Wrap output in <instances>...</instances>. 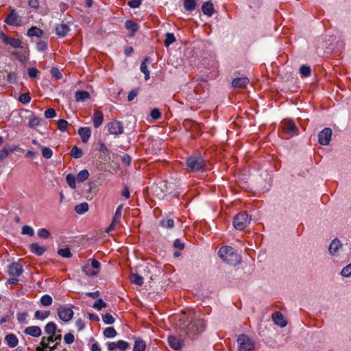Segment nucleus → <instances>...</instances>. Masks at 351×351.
Returning a JSON list of instances; mask_svg holds the SVG:
<instances>
[{
  "mask_svg": "<svg viewBox=\"0 0 351 351\" xmlns=\"http://www.w3.org/2000/svg\"><path fill=\"white\" fill-rule=\"evenodd\" d=\"M66 183L73 189L76 188V180L77 178L73 174L69 173L66 177Z\"/></svg>",
  "mask_w": 351,
  "mask_h": 351,
  "instance_id": "obj_44",
  "label": "nucleus"
},
{
  "mask_svg": "<svg viewBox=\"0 0 351 351\" xmlns=\"http://www.w3.org/2000/svg\"><path fill=\"white\" fill-rule=\"evenodd\" d=\"M250 80L247 77H236L232 81V86L234 88H244Z\"/></svg>",
  "mask_w": 351,
  "mask_h": 351,
  "instance_id": "obj_21",
  "label": "nucleus"
},
{
  "mask_svg": "<svg viewBox=\"0 0 351 351\" xmlns=\"http://www.w3.org/2000/svg\"><path fill=\"white\" fill-rule=\"evenodd\" d=\"M206 326V322L197 315L186 326L185 332L190 338H194L205 330Z\"/></svg>",
  "mask_w": 351,
  "mask_h": 351,
  "instance_id": "obj_3",
  "label": "nucleus"
},
{
  "mask_svg": "<svg viewBox=\"0 0 351 351\" xmlns=\"http://www.w3.org/2000/svg\"><path fill=\"white\" fill-rule=\"evenodd\" d=\"M251 218L246 212L238 213L233 219V226L239 230H243L250 223Z\"/></svg>",
  "mask_w": 351,
  "mask_h": 351,
  "instance_id": "obj_4",
  "label": "nucleus"
},
{
  "mask_svg": "<svg viewBox=\"0 0 351 351\" xmlns=\"http://www.w3.org/2000/svg\"><path fill=\"white\" fill-rule=\"evenodd\" d=\"M138 93H139L138 88L132 89L128 95V100L129 101H132L138 95Z\"/></svg>",
  "mask_w": 351,
  "mask_h": 351,
  "instance_id": "obj_59",
  "label": "nucleus"
},
{
  "mask_svg": "<svg viewBox=\"0 0 351 351\" xmlns=\"http://www.w3.org/2000/svg\"><path fill=\"white\" fill-rule=\"evenodd\" d=\"M50 72H51V75L56 80H60L62 77V75L61 74L59 69L56 67H53L51 69Z\"/></svg>",
  "mask_w": 351,
  "mask_h": 351,
  "instance_id": "obj_58",
  "label": "nucleus"
},
{
  "mask_svg": "<svg viewBox=\"0 0 351 351\" xmlns=\"http://www.w3.org/2000/svg\"><path fill=\"white\" fill-rule=\"evenodd\" d=\"M40 148L42 149V155L44 158L47 159L51 158L53 155V151L51 148L44 146H40Z\"/></svg>",
  "mask_w": 351,
  "mask_h": 351,
  "instance_id": "obj_47",
  "label": "nucleus"
},
{
  "mask_svg": "<svg viewBox=\"0 0 351 351\" xmlns=\"http://www.w3.org/2000/svg\"><path fill=\"white\" fill-rule=\"evenodd\" d=\"M29 250L34 254L40 256L47 251L45 246L40 245L38 243H32L29 246Z\"/></svg>",
  "mask_w": 351,
  "mask_h": 351,
  "instance_id": "obj_17",
  "label": "nucleus"
},
{
  "mask_svg": "<svg viewBox=\"0 0 351 351\" xmlns=\"http://www.w3.org/2000/svg\"><path fill=\"white\" fill-rule=\"evenodd\" d=\"M168 343L169 346L174 350H178L183 348L184 342L181 337H176L174 335H170L168 337Z\"/></svg>",
  "mask_w": 351,
  "mask_h": 351,
  "instance_id": "obj_12",
  "label": "nucleus"
},
{
  "mask_svg": "<svg viewBox=\"0 0 351 351\" xmlns=\"http://www.w3.org/2000/svg\"><path fill=\"white\" fill-rule=\"evenodd\" d=\"M150 116L154 120H157L160 118L161 112L158 108H154L150 112Z\"/></svg>",
  "mask_w": 351,
  "mask_h": 351,
  "instance_id": "obj_63",
  "label": "nucleus"
},
{
  "mask_svg": "<svg viewBox=\"0 0 351 351\" xmlns=\"http://www.w3.org/2000/svg\"><path fill=\"white\" fill-rule=\"evenodd\" d=\"M57 253L63 258H71L72 256V254L69 247L60 248L58 250Z\"/></svg>",
  "mask_w": 351,
  "mask_h": 351,
  "instance_id": "obj_46",
  "label": "nucleus"
},
{
  "mask_svg": "<svg viewBox=\"0 0 351 351\" xmlns=\"http://www.w3.org/2000/svg\"><path fill=\"white\" fill-rule=\"evenodd\" d=\"M106 306L107 304L101 298L97 299L93 305V307L98 311Z\"/></svg>",
  "mask_w": 351,
  "mask_h": 351,
  "instance_id": "obj_48",
  "label": "nucleus"
},
{
  "mask_svg": "<svg viewBox=\"0 0 351 351\" xmlns=\"http://www.w3.org/2000/svg\"><path fill=\"white\" fill-rule=\"evenodd\" d=\"M19 147L17 145H14L13 147H5L1 150H0V160L5 158L10 154L17 151Z\"/></svg>",
  "mask_w": 351,
  "mask_h": 351,
  "instance_id": "obj_31",
  "label": "nucleus"
},
{
  "mask_svg": "<svg viewBox=\"0 0 351 351\" xmlns=\"http://www.w3.org/2000/svg\"><path fill=\"white\" fill-rule=\"evenodd\" d=\"M218 255L224 262L230 265H237L241 261V256L231 246H222L218 252Z\"/></svg>",
  "mask_w": 351,
  "mask_h": 351,
  "instance_id": "obj_1",
  "label": "nucleus"
},
{
  "mask_svg": "<svg viewBox=\"0 0 351 351\" xmlns=\"http://www.w3.org/2000/svg\"><path fill=\"white\" fill-rule=\"evenodd\" d=\"M89 176V173L88 171V170L86 169H83V170H81L77 174V181L79 182H83L84 181H85L86 180L88 179Z\"/></svg>",
  "mask_w": 351,
  "mask_h": 351,
  "instance_id": "obj_41",
  "label": "nucleus"
},
{
  "mask_svg": "<svg viewBox=\"0 0 351 351\" xmlns=\"http://www.w3.org/2000/svg\"><path fill=\"white\" fill-rule=\"evenodd\" d=\"M202 11L204 14L208 16H211L214 14V5L211 0L207 1L202 4Z\"/></svg>",
  "mask_w": 351,
  "mask_h": 351,
  "instance_id": "obj_23",
  "label": "nucleus"
},
{
  "mask_svg": "<svg viewBox=\"0 0 351 351\" xmlns=\"http://www.w3.org/2000/svg\"><path fill=\"white\" fill-rule=\"evenodd\" d=\"M19 101L22 104H26L30 102L31 96L29 93H22L19 95Z\"/></svg>",
  "mask_w": 351,
  "mask_h": 351,
  "instance_id": "obj_49",
  "label": "nucleus"
},
{
  "mask_svg": "<svg viewBox=\"0 0 351 351\" xmlns=\"http://www.w3.org/2000/svg\"><path fill=\"white\" fill-rule=\"evenodd\" d=\"M341 274L344 277H350L351 276V263L343 268Z\"/></svg>",
  "mask_w": 351,
  "mask_h": 351,
  "instance_id": "obj_57",
  "label": "nucleus"
},
{
  "mask_svg": "<svg viewBox=\"0 0 351 351\" xmlns=\"http://www.w3.org/2000/svg\"><path fill=\"white\" fill-rule=\"evenodd\" d=\"M116 346H117L118 349L122 351L127 350L130 347L129 343L123 340H119L117 342Z\"/></svg>",
  "mask_w": 351,
  "mask_h": 351,
  "instance_id": "obj_52",
  "label": "nucleus"
},
{
  "mask_svg": "<svg viewBox=\"0 0 351 351\" xmlns=\"http://www.w3.org/2000/svg\"><path fill=\"white\" fill-rule=\"evenodd\" d=\"M239 351H253L254 345L252 341L245 335H240L237 339Z\"/></svg>",
  "mask_w": 351,
  "mask_h": 351,
  "instance_id": "obj_7",
  "label": "nucleus"
},
{
  "mask_svg": "<svg viewBox=\"0 0 351 351\" xmlns=\"http://www.w3.org/2000/svg\"><path fill=\"white\" fill-rule=\"evenodd\" d=\"M341 247L342 244L341 243V242L337 239H335L332 241L329 246L328 250L331 255L339 256L338 252Z\"/></svg>",
  "mask_w": 351,
  "mask_h": 351,
  "instance_id": "obj_22",
  "label": "nucleus"
},
{
  "mask_svg": "<svg viewBox=\"0 0 351 351\" xmlns=\"http://www.w3.org/2000/svg\"><path fill=\"white\" fill-rule=\"evenodd\" d=\"M332 130L325 128L318 134L319 143L322 145H328L330 143L332 136Z\"/></svg>",
  "mask_w": 351,
  "mask_h": 351,
  "instance_id": "obj_11",
  "label": "nucleus"
},
{
  "mask_svg": "<svg viewBox=\"0 0 351 351\" xmlns=\"http://www.w3.org/2000/svg\"><path fill=\"white\" fill-rule=\"evenodd\" d=\"M130 281L138 286H142L144 283L143 278L138 274H132L130 277Z\"/></svg>",
  "mask_w": 351,
  "mask_h": 351,
  "instance_id": "obj_34",
  "label": "nucleus"
},
{
  "mask_svg": "<svg viewBox=\"0 0 351 351\" xmlns=\"http://www.w3.org/2000/svg\"><path fill=\"white\" fill-rule=\"evenodd\" d=\"M58 128L61 132H65L68 126L67 121L64 119H59L57 123Z\"/></svg>",
  "mask_w": 351,
  "mask_h": 351,
  "instance_id": "obj_54",
  "label": "nucleus"
},
{
  "mask_svg": "<svg viewBox=\"0 0 351 351\" xmlns=\"http://www.w3.org/2000/svg\"><path fill=\"white\" fill-rule=\"evenodd\" d=\"M69 31V27L65 23L58 24L56 27V34L59 37H65Z\"/></svg>",
  "mask_w": 351,
  "mask_h": 351,
  "instance_id": "obj_24",
  "label": "nucleus"
},
{
  "mask_svg": "<svg viewBox=\"0 0 351 351\" xmlns=\"http://www.w3.org/2000/svg\"><path fill=\"white\" fill-rule=\"evenodd\" d=\"M75 101L77 102H83L90 98V93L86 90H77L75 92Z\"/></svg>",
  "mask_w": 351,
  "mask_h": 351,
  "instance_id": "obj_27",
  "label": "nucleus"
},
{
  "mask_svg": "<svg viewBox=\"0 0 351 351\" xmlns=\"http://www.w3.org/2000/svg\"><path fill=\"white\" fill-rule=\"evenodd\" d=\"M272 319L275 324L278 326L283 328L285 327L287 324V321L284 315L280 312H276L272 315Z\"/></svg>",
  "mask_w": 351,
  "mask_h": 351,
  "instance_id": "obj_20",
  "label": "nucleus"
},
{
  "mask_svg": "<svg viewBox=\"0 0 351 351\" xmlns=\"http://www.w3.org/2000/svg\"><path fill=\"white\" fill-rule=\"evenodd\" d=\"M106 128L109 134L114 136H119L123 133L124 128L122 122L113 119L106 124Z\"/></svg>",
  "mask_w": 351,
  "mask_h": 351,
  "instance_id": "obj_9",
  "label": "nucleus"
},
{
  "mask_svg": "<svg viewBox=\"0 0 351 351\" xmlns=\"http://www.w3.org/2000/svg\"><path fill=\"white\" fill-rule=\"evenodd\" d=\"M44 114H45V118L52 119V118L55 117L57 114H56V110L53 108H47L45 111Z\"/></svg>",
  "mask_w": 351,
  "mask_h": 351,
  "instance_id": "obj_55",
  "label": "nucleus"
},
{
  "mask_svg": "<svg viewBox=\"0 0 351 351\" xmlns=\"http://www.w3.org/2000/svg\"><path fill=\"white\" fill-rule=\"evenodd\" d=\"M176 39L173 34L172 33H167L165 34V39L164 41V45L166 47H168L174 42H176Z\"/></svg>",
  "mask_w": 351,
  "mask_h": 351,
  "instance_id": "obj_42",
  "label": "nucleus"
},
{
  "mask_svg": "<svg viewBox=\"0 0 351 351\" xmlns=\"http://www.w3.org/2000/svg\"><path fill=\"white\" fill-rule=\"evenodd\" d=\"M125 27L132 34H134L138 30L140 26L137 23L133 21L132 20H127L125 22Z\"/></svg>",
  "mask_w": 351,
  "mask_h": 351,
  "instance_id": "obj_30",
  "label": "nucleus"
},
{
  "mask_svg": "<svg viewBox=\"0 0 351 351\" xmlns=\"http://www.w3.org/2000/svg\"><path fill=\"white\" fill-rule=\"evenodd\" d=\"M40 125V119L38 117H33L29 119L28 125L32 128H35Z\"/></svg>",
  "mask_w": 351,
  "mask_h": 351,
  "instance_id": "obj_56",
  "label": "nucleus"
},
{
  "mask_svg": "<svg viewBox=\"0 0 351 351\" xmlns=\"http://www.w3.org/2000/svg\"><path fill=\"white\" fill-rule=\"evenodd\" d=\"M21 233L23 234H26L30 237H33L34 234V229L27 225L23 226L22 228Z\"/></svg>",
  "mask_w": 351,
  "mask_h": 351,
  "instance_id": "obj_51",
  "label": "nucleus"
},
{
  "mask_svg": "<svg viewBox=\"0 0 351 351\" xmlns=\"http://www.w3.org/2000/svg\"><path fill=\"white\" fill-rule=\"evenodd\" d=\"M282 130L289 136L292 137L299 134V129L291 119H285L281 122Z\"/></svg>",
  "mask_w": 351,
  "mask_h": 351,
  "instance_id": "obj_6",
  "label": "nucleus"
},
{
  "mask_svg": "<svg viewBox=\"0 0 351 351\" xmlns=\"http://www.w3.org/2000/svg\"><path fill=\"white\" fill-rule=\"evenodd\" d=\"M88 210V204L83 202L75 206V211L79 215H83Z\"/></svg>",
  "mask_w": 351,
  "mask_h": 351,
  "instance_id": "obj_36",
  "label": "nucleus"
},
{
  "mask_svg": "<svg viewBox=\"0 0 351 351\" xmlns=\"http://www.w3.org/2000/svg\"><path fill=\"white\" fill-rule=\"evenodd\" d=\"M23 271V266L19 263L13 262L8 266V273L11 276L19 277Z\"/></svg>",
  "mask_w": 351,
  "mask_h": 351,
  "instance_id": "obj_13",
  "label": "nucleus"
},
{
  "mask_svg": "<svg viewBox=\"0 0 351 351\" xmlns=\"http://www.w3.org/2000/svg\"><path fill=\"white\" fill-rule=\"evenodd\" d=\"M27 73L29 77L36 78L38 76L39 71L36 68L31 67L28 69Z\"/></svg>",
  "mask_w": 351,
  "mask_h": 351,
  "instance_id": "obj_64",
  "label": "nucleus"
},
{
  "mask_svg": "<svg viewBox=\"0 0 351 351\" xmlns=\"http://www.w3.org/2000/svg\"><path fill=\"white\" fill-rule=\"evenodd\" d=\"M5 341L10 348H15L19 343L18 338L12 333L8 334L5 337Z\"/></svg>",
  "mask_w": 351,
  "mask_h": 351,
  "instance_id": "obj_28",
  "label": "nucleus"
},
{
  "mask_svg": "<svg viewBox=\"0 0 351 351\" xmlns=\"http://www.w3.org/2000/svg\"><path fill=\"white\" fill-rule=\"evenodd\" d=\"M64 341L66 344H71L75 341L74 335L72 333H66L64 337Z\"/></svg>",
  "mask_w": 351,
  "mask_h": 351,
  "instance_id": "obj_62",
  "label": "nucleus"
},
{
  "mask_svg": "<svg viewBox=\"0 0 351 351\" xmlns=\"http://www.w3.org/2000/svg\"><path fill=\"white\" fill-rule=\"evenodd\" d=\"M160 225L165 228H172L174 226V221L170 218H164L160 221Z\"/></svg>",
  "mask_w": 351,
  "mask_h": 351,
  "instance_id": "obj_39",
  "label": "nucleus"
},
{
  "mask_svg": "<svg viewBox=\"0 0 351 351\" xmlns=\"http://www.w3.org/2000/svg\"><path fill=\"white\" fill-rule=\"evenodd\" d=\"M4 21L8 25L12 26H19L21 25V22L19 16L14 10H12L11 11V12L7 16Z\"/></svg>",
  "mask_w": 351,
  "mask_h": 351,
  "instance_id": "obj_14",
  "label": "nucleus"
},
{
  "mask_svg": "<svg viewBox=\"0 0 351 351\" xmlns=\"http://www.w3.org/2000/svg\"><path fill=\"white\" fill-rule=\"evenodd\" d=\"M1 38L5 44L10 45L15 49H20L23 47L22 42L19 38L8 37L5 34H2Z\"/></svg>",
  "mask_w": 351,
  "mask_h": 351,
  "instance_id": "obj_15",
  "label": "nucleus"
},
{
  "mask_svg": "<svg viewBox=\"0 0 351 351\" xmlns=\"http://www.w3.org/2000/svg\"><path fill=\"white\" fill-rule=\"evenodd\" d=\"M92 120L95 128H99L104 121V114L102 112L98 110H95L92 117Z\"/></svg>",
  "mask_w": 351,
  "mask_h": 351,
  "instance_id": "obj_19",
  "label": "nucleus"
},
{
  "mask_svg": "<svg viewBox=\"0 0 351 351\" xmlns=\"http://www.w3.org/2000/svg\"><path fill=\"white\" fill-rule=\"evenodd\" d=\"M53 299L51 295L45 294L40 298V303L45 306H48L52 304Z\"/></svg>",
  "mask_w": 351,
  "mask_h": 351,
  "instance_id": "obj_45",
  "label": "nucleus"
},
{
  "mask_svg": "<svg viewBox=\"0 0 351 351\" xmlns=\"http://www.w3.org/2000/svg\"><path fill=\"white\" fill-rule=\"evenodd\" d=\"M43 30L37 27H32L27 32V36L29 37L40 38L43 36Z\"/></svg>",
  "mask_w": 351,
  "mask_h": 351,
  "instance_id": "obj_29",
  "label": "nucleus"
},
{
  "mask_svg": "<svg viewBox=\"0 0 351 351\" xmlns=\"http://www.w3.org/2000/svg\"><path fill=\"white\" fill-rule=\"evenodd\" d=\"M62 336L60 335L56 336L50 335L49 337H43L40 341V345L44 348H49V351H53L57 348V344L60 343Z\"/></svg>",
  "mask_w": 351,
  "mask_h": 351,
  "instance_id": "obj_5",
  "label": "nucleus"
},
{
  "mask_svg": "<svg viewBox=\"0 0 351 351\" xmlns=\"http://www.w3.org/2000/svg\"><path fill=\"white\" fill-rule=\"evenodd\" d=\"M183 6L186 11L192 12L196 9L197 2L195 0H183Z\"/></svg>",
  "mask_w": 351,
  "mask_h": 351,
  "instance_id": "obj_32",
  "label": "nucleus"
},
{
  "mask_svg": "<svg viewBox=\"0 0 351 351\" xmlns=\"http://www.w3.org/2000/svg\"><path fill=\"white\" fill-rule=\"evenodd\" d=\"M58 315L61 320L68 322L72 319L73 311L71 308L61 306L58 309Z\"/></svg>",
  "mask_w": 351,
  "mask_h": 351,
  "instance_id": "obj_10",
  "label": "nucleus"
},
{
  "mask_svg": "<svg viewBox=\"0 0 351 351\" xmlns=\"http://www.w3.org/2000/svg\"><path fill=\"white\" fill-rule=\"evenodd\" d=\"M78 134L80 135L82 141L86 143L91 136V130L88 127H81L78 130Z\"/></svg>",
  "mask_w": 351,
  "mask_h": 351,
  "instance_id": "obj_18",
  "label": "nucleus"
},
{
  "mask_svg": "<svg viewBox=\"0 0 351 351\" xmlns=\"http://www.w3.org/2000/svg\"><path fill=\"white\" fill-rule=\"evenodd\" d=\"M25 334L34 337H38L41 335L42 331L39 326H32L27 327L24 331Z\"/></svg>",
  "mask_w": 351,
  "mask_h": 351,
  "instance_id": "obj_25",
  "label": "nucleus"
},
{
  "mask_svg": "<svg viewBox=\"0 0 351 351\" xmlns=\"http://www.w3.org/2000/svg\"><path fill=\"white\" fill-rule=\"evenodd\" d=\"M90 261H91V263L86 264L83 267L82 271L86 276H97L99 272V269L101 267V263L97 260H96L95 258L90 259Z\"/></svg>",
  "mask_w": 351,
  "mask_h": 351,
  "instance_id": "obj_8",
  "label": "nucleus"
},
{
  "mask_svg": "<svg viewBox=\"0 0 351 351\" xmlns=\"http://www.w3.org/2000/svg\"><path fill=\"white\" fill-rule=\"evenodd\" d=\"M122 208L123 205H119L115 211V213L113 216L112 221L110 225V226L107 229V232L109 230H112L114 228L115 226L120 222L121 215H122Z\"/></svg>",
  "mask_w": 351,
  "mask_h": 351,
  "instance_id": "obj_16",
  "label": "nucleus"
},
{
  "mask_svg": "<svg viewBox=\"0 0 351 351\" xmlns=\"http://www.w3.org/2000/svg\"><path fill=\"white\" fill-rule=\"evenodd\" d=\"M300 75L303 77H308L311 75V69L309 66L303 64L299 69Z\"/></svg>",
  "mask_w": 351,
  "mask_h": 351,
  "instance_id": "obj_37",
  "label": "nucleus"
},
{
  "mask_svg": "<svg viewBox=\"0 0 351 351\" xmlns=\"http://www.w3.org/2000/svg\"><path fill=\"white\" fill-rule=\"evenodd\" d=\"M103 335L106 338H113L116 337L117 332L113 327H108L104 330Z\"/></svg>",
  "mask_w": 351,
  "mask_h": 351,
  "instance_id": "obj_43",
  "label": "nucleus"
},
{
  "mask_svg": "<svg viewBox=\"0 0 351 351\" xmlns=\"http://www.w3.org/2000/svg\"><path fill=\"white\" fill-rule=\"evenodd\" d=\"M186 169L190 172H203L206 170V161L200 154H193L186 159Z\"/></svg>",
  "mask_w": 351,
  "mask_h": 351,
  "instance_id": "obj_2",
  "label": "nucleus"
},
{
  "mask_svg": "<svg viewBox=\"0 0 351 351\" xmlns=\"http://www.w3.org/2000/svg\"><path fill=\"white\" fill-rule=\"evenodd\" d=\"M57 330V326L56 324L53 322H50L46 324L45 326V332L50 335L53 336V335L56 333V331Z\"/></svg>",
  "mask_w": 351,
  "mask_h": 351,
  "instance_id": "obj_35",
  "label": "nucleus"
},
{
  "mask_svg": "<svg viewBox=\"0 0 351 351\" xmlns=\"http://www.w3.org/2000/svg\"><path fill=\"white\" fill-rule=\"evenodd\" d=\"M49 315H50L49 311H36L34 314V317H35V319H38V320H44L46 318H47L49 316Z\"/></svg>",
  "mask_w": 351,
  "mask_h": 351,
  "instance_id": "obj_40",
  "label": "nucleus"
},
{
  "mask_svg": "<svg viewBox=\"0 0 351 351\" xmlns=\"http://www.w3.org/2000/svg\"><path fill=\"white\" fill-rule=\"evenodd\" d=\"M152 58L150 57H147L144 59V60L141 62L140 66V70L142 73L145 74V80H148L149 79V71L148 70L147 62H151Z\"/></svg>",
  "mask_w": 351,
  "mask_h": 351,
  "instance_id": "obj_26",
  "label": "nucleus"
},
{
  "mask_svg": "<svg viewBox=\"0 0 351 351\" xmlns=\"http://www.w3.org/2000/svg\"><path fill=\"white\" fill-rule=\"evenodd\" d=\"M38 236L41 239H48L50 236L49 231L46 228H40L38 230Z\"/></svg>",
  "mask_w": 351,
  "mask_h": 351,
  "instance_id": "obj_53",
  "label": "nucleus"
},
{
  "mask_svg": "<svg viewBox=\"0 0 351 351\" xmlns=\"http://www.w3.org/2000/svg\"><path fill=\"white\" fill-rule=\"evenodd\" d=\"M83 154L82 150L77 146L73 147L70 152L71 156L75 159L82 158Z\"/></svg>",
  "mask_w": 351,
  "mask_h": 351,
  "instance_id": "obj_38",
  "label": "nucleus"
},
{
  "mask_svg": "<svg viewBox=\"0 0 351 351\" xmlns=\"http://www.w3.org/2000/svg\"><path fill=\"white\" fill-rule=\"evenodd\" d=\"M102 319H103V322L106 324H112L115 319L114 318L112 317V315L110 314V313H106L104 315H102Z\"/></svg>",
  "mask_w": 351,
  "mask_h": 351,
  "instance_id": "obj_50",
  "label": "nucleus"
},
{
  "mask_svg": "<svg viewBox=\"0 0 351 351\" xmlns=\"http://www.w3.org/2000/svg\"><path fill=\"white\" fill-rule=\"evenodd\" d=\"M98 148H97V150L103 154H104L105 155H107L109 153V150L107 148L106 145L101 141H99V143H98Z\"/></svg>",
  "mask_w": 351,
  "mask_h": 351,
  "instance_id": "obj_61",
  "label": "nucleus"
},
{
  "mask_svg": "<svg viewBox=\"0 0 351 351\" xmlns=\"http://www.w3.org/2000/svg\"><path fill=\"white\" fill-rule=\"evenodd\" d=\"M173 247L182 250L185 247V244L180 239H176L173 242Z\"/></svg>",
  "mask_w": 351,
  "mask_h": 351,
  "instance_id": "obj_60",
  "label": "nucleus"
},
{
  "mask_svg": "<svg viewBox=\"0 0 351 351\" xmlns=\"http://www.w3.org/2000/svg\"><path fill=\"white\" fill-rule=\"evenodd\" d=\"M146 344L145 341L140 338L135 339L133 351H145Z\"/></svg>",
  "mask_w": 351,
  "mask_h": 351,
  "instance_id": "obj_33",
  "label": "nucleus"
}]
</instances>
